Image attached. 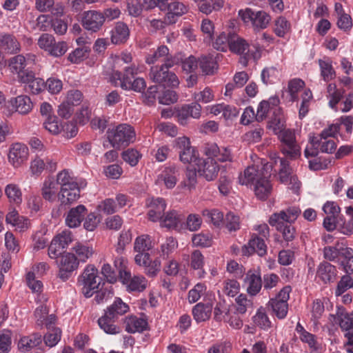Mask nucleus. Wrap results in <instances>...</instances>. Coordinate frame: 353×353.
Instances as JSON below:
<instances>
[{
  "instance_id": "nucleus-36",
  "label": "nucleus",
  "mask_w": 353,
  "mask_h": 353,
  "mask_svg": "<svg viewBox=\"0 0 353 353\" xmlns=\"http://www.w3.org/2000/svg\"><path fill=\"white\" fill-rule=\"evenodd\" d=\"M125 330L129 333L142 332L147 330L148 322L143 318L130 316L125 319Z\"/></svg>"
},
{
  "instance_id": "nucleus-28",
  "label": "nucleus",
  "mask_w": 353,
  "mask_h": 353,
  "mask_svg": "<svg viewBox=\"0 0 353 353\" xmlns=\"http://www.w3.org/2000/svg\"><path fill=\"white\" fill-rule=\"evenodd\" d=\"M72 251L79 263H85L94 253L92 245L88 242H77L72 247Z\"/></svg>"
},
{
  "instance_id": "nucleus-41",
  "label": "nucleus",
  "mask_w": 353,
  "mask_h": 353,
  "mask_svg": "<svg viewBox=\"0 0 353 353\" xmlns=\"http://www.w3.org/2000/svg\"><path fill=\"white\" fill-rule=\"evenodd\" d=\"M249 48L248 43L237 34H230V50L236 54L245 55Z\"/></svg>"
},
{
  "instance_id": "nucleus-9",
  "label": "nucleus",
  "mask_w": 353,
  "mask_h": 353,
  "mask_svg": "<svg viewBox=\"0 0 353 353\" xmlns=\"http://www.w3.org/2000/svg\"><path fill=\"white\" fill-rule=\"evenodd\" d=\"M72 241V234L68 230H65L57 234L48 247L49 257L56 259L59 258V255L66 253L65 251Z\"/></svg>"
},
{
  "instance_id": "nucleus-14",
  "label": "nucleus",
  "mask_w": 353,
  "mask_h": 353,
  "mask_svg": "<svg viewBox=\"0 0 353 353\" xmlns=\"http://www.w3.org/2000/svg\"><path fill=\"white\" fill-rule=\"evenodd\" d=\"M254 252H256L260 256L265 255L267 254V245L265 243L264 239L253 234L248 244L242 246L241 255L249 256Z\"/></svg>"
},
{
  "instance_id": "nucleus-1",
  "label": "nucleus",
  "mask_w": 353,
  "mask_h": 353,
  "mask_svg": "<svg viewBox=\"0 0 353 353\" xmlns=\"http://www.w3.org/2000/svg\"><path fill=\"white\" fill-rule=\"evenodd\" d=\"M272 164L261 161L260 165L248 167L239 177L242 185L252 184L253 190L259 199L268 198L272 195L273 186L270 180L272 175Z\"/></svg>"
},
{
  "instance_id": "nucleus-39",
  "label": "nucleus",
  "mask_w": 353,
  "mask_h": 353,
  "mask_svg": "<svg viewBox=\"0 0 353 353\" xmlns=\"http://www.w3.org/2000/svg\"><path fill=\"white\" fill-rule=\"evenodd\" d=\"M190 267L196 271V275L198 278H203L206 274L203 270L204 256L199 250H194L190 254Z\"/></svg>"
},
{
  "instance_id": "nucleus-33",
  "label": "nucleus",
  "mask_w": 353,
  "mask_h": 353,
  "mask_svg": "<svg viewBox=\"0 0 353 353\" xmlns=\"http://www.w3.org/2000/svg\"><path fill=\"white\" fill-rule=\"evenodd\" d=\"M336 315L341 330L353 334V312L349 313L341 307L338 308Z\"/></svg>"
},
{
  "instance_id": "nucleus-16",
  "label": "nucleus",
  "mask_w": 353,
  "mask_h": 353,
  "mask_svg": "<svg viewBox=\"0 0 353 353\" xmlns=\"http://www.w3.org/2000/svg\"><path fill=\"white\" fill-rule=\"evenodd\" d=\"M197 172L200 176H203L207 181L214 180L219 173V166L217 163L214 160L209 159H201L196 163Z\"/></svg>"
},
{
  "instance_id": "nucleus-6",
  "label": "nucleus",
  "mask_w": 353,
  "mask_h": 353,
  "mask_svg": "<svg viewBox=\"0 0 353 353\" xmlns=\"http://www.w3.org/2000/svg\"><path fill=\"white\" fill-rule=\"evenodd\" d=\"M281 142L282 153L290 159H296L301 156V147L296 140L294 130L287 129L279 136Z\"/></svg>"
},
{
  "instance_id": "nucleus-13",
  "label": "nucleus",
  "mask_w": 353,
  "mask_h": 353,
  "mask_svg": "<svg viewBox=\"0 0 353 353\" xmlns=\"http://www.w3.org/2000/svg\"><path fill=\"white\" fill-rule=\"evenodd\" d=\"M81 23L83 27L91 32H97L104 24V19L101 12L88 10L83 14Z\"/></svg>"
},
{
  "instance_id": "nucleus-26",
  "label": "nucleus",
  "mask_w": 353,
  "mask_h": 353,
  "mask_svg": "<svg viewBox=\"0 0 353 353\" xmlns=\"http://www.w3.org/2000/svg\"><path fill=\"white\" fill-rule=\"evenodd\" d=\"M130 30L126 23L118 21L111 30V41L114 44L125 43L129 38Z\"/></svg>"
},
{
  "instance_id": "nucleus-58",
  "label": "nucleus",
  "mask_w": 353,
  "mask_h": 353,
  "mask_svg": "<svg viewBox=\"0 0 353 353\" xmlns=\"http://www.w3.org/2000/svg\"><path fill=\"white\" fill-rule=\"evenodd\" d=\"M203 216L207 221H211L215 226L219 227L223 225L224 221L223 213L219 210H205L203 211Z\"/></svg>"
},
{
  "instance_id": "nucleus-49",
  "label": "nucleus",
  "mask_w": 353,
  "mask_h": 353,
  "mask_svg": "<svg viewBox=\"0 0 353 353\" xmlns=\"http://www.w3.org/2000/svg\"><path fill=\"white\" fill-rule=\"evenodd\" d=\"M60 188L57 183L51 179L46 180L41 189L42 195L44 199H51L57 196H59Z\"/></svg>"
},
{
  "instance_id": "nucleus-35",
  "label": "nucleus",
  "mask_w": 353,
  "mask_h": 353,
  "mask_svg": "<svg viewBox=\"0 0 353 353\" xmlns=\"http://www.w3.org/2000/svg\"><path fill=\"white\" fill-rule=\"evenodd\" d=\"M118 320L112 318L105 312L104 314L98 319V324L101 330L109 334H117L121 332V328L116 324Z\"/></svg>"
},
{
  "instance_id": "nucleus-56",
  "label": "nucleus",
  "mask_w": 353,
  "mask_h": 353,
  "mask_svg": "<svg viewBox=\"0 0 353 353\" xmlns=\"http://www.w3.org/2000/svg\"><path fill=\"white\" fill-rule=\"evenodd\" d=\"M26 283L29 288L32 290L33 293H37L38 297L37 298V301H42L41 299H39L40 293L43 290V283L41 281L35 279L34 273L32 272H29L26 274Z\"/></svg>"
},
{
  "instance_id": "nucleus-4",
  "label": "nucleus",
  "mask_w": 353,
  "mask_h": 353,
  "mask_svg": "<svg viewBox=\"0 0 353 353\" xmlns=\"http://www.w3.org/2000/svg\"><path fill=\"white\" fill-rule=\"evenodd\" d=\"M101 281L98 276V270L92 265H88L79 278V282L83 285V295L87 298L91 297L94 291L99 288Z\"/></svg>"
},
{
  "instance_id": "nucleus-29",
  "label": "nucleus",
  "mask_w": 353,
  "mask_h": 353,
  "mask_svg": "<svg viewBox=\"0 0 353 353\" xmlns=\"http://www.w3.org/2000/svg\"><path fill=\"white\" fill-rule=\"evenodd\" d=\"M314 147L323 153L332 154L336 149V143L334 139L327 138L318 135L311 140Z\"/></svg>"
},
{
  "instance_id": "nucleus-55",
  "label": "nucleus",
  "mask_w": 353,
  "mask_h": 353,
  "mask_svg": "<svg viewBox=\"0 0 353 353\" xmlns=\"http://www.w3.org/2000/svg\"><path fill=\"white\" fill-rule=\"evenodd\" d=\"M123 160L131 166H135L142 157V154L134 148H128L121 153Z\"/></svg>"
},
{
  "instance_id": "nucleus-37",
  "label": "nucleus",
  "mask_w": 353,
  "mask_h": 353,
  "mask_svg": "<svg viewBox=\"0 0 353 353\" xmlns=\"http://www.w3.org/2000/svg\"><path fill=\"white\" fill-rule=\"evenodd\" d=\"M128 277L125 280H121L124 285H126L128 290L130 292H143L146 288L148 281L144 276H132L130 272Z\"/></svg>"
},
{
  "instance_id": "nucleus-62",
  "label": "nucleus",
  "mask_w": 353,
  "mask_h": 353,
  "mask_svg": "<svg viewBox=\"0 0 353 353\" xmlns=\"http://www.w3.org/2000/svg\"><path fill=\"white\" fill-rule=\"evenodd\" d=\"M52 19L50 15L41 14L35 22L32 23V28L39 31H47L52 23Z\"/></svg>"
},
{
  "instance_id": "nucleus-38",
  "label": "nucleus",
  "mask_w": 353,
  "mask_h": 353,
  "mask_svg": "<svg viewBox=\"0 0 353 353\" xmlns=\"http://www.w3.org/2000/svg\"><path fill=\"white\" fill-rule=\"evenodd\" d=\"M85 208L79 205L76 208H72L68 213L65 219V223L70 228L78 227L83 220Z\"/></svg>"
},
{
  "instance_id": "nucleus-40",
  "label": "nucleus",
  "mask_w": 353,
  "mask_h": 353,
  "mask_svg": "<svg viewBox=\"0 0 353 353\" xmlns=\"http://www.w3.org/2000/svg\"><path fill=\"white\" fill-rule=\"evenodd\" d=\"M129 310V306L124 303L121 299L116 298L113 303L110 305L105 311L108 315L112 316V318L119 319V318Z\"/></svg>"
},
{
  "instance_id": "nucleus-25",
  "label": "nucleus",
  "mask_w": 353,
  "mask_h": 353,
  "mask_svg": "<svg viewBox=\"0 0 353 353\" xmlns=\"http://www.w3.org/2000/svg\"><path fill=\"white\" fill-rule=\"evenodd\" d=\"M213 305L212 303L200 302L196 304L192 310V314L196 323L204 322L210 319Z\"/></svg>"
},
{
  "instance_id": "nucleus-27",
  "label": "nucleus",
  "mask_w": 353,
  "mask_h": 353,
  "mask_svg": "<svg viewBox=\"0 0 353 353\" xmlns=\"http://www.w3.org/2000/svg\"><path fill=\"white\" fill-rule=\"evenodd\" d=\"M26 66V58L21 54L14 56L9 60V69L11 72L17 74L19 81L22 79V77L25 76L27 73H29L31 71L28 69H25Z\"/></svg>"
},
{
  "instance_id": "nucleus-46",
  "label": "nucleus",
  "mask_w": 353,
  "mask_h": 353,
  "mask_svg": "<svg viewBox=\"0 0 353 353\" xmlns=\"http://www.w3.org/2000/svg\"><path fill=\"white\" fill-rule=\"evenodd\" d=\"M125 201L126 200H103L101 204L98 205L97 210L99 212L112 214L125 205Z\"/></svg>"
},
{
  "instance_id": "nucleus-61",
  "label": "nucleus",
  "mask_w": 353,
  "mask_h": 353,
  "mask_svg": "<svg viewBox=\"0 0 353 353\" xmlns=\"http://www.w3.org/2000/svg\"><path fill=\"white\" fill-rule=\"evenodd\" d=\"M254 324L260 328L267 330L271 327V321L268 315L263 310H258L256 314L253 316Z\"/></svg>"
},
{
  "instance_id": "nucleus-7",
  "label": "nucleus",
  "mask_w": 353,
  "mask_h": 353,
  "mask_svg": "<svg viewBox=\"0 0 353 353\" xmlns=\"http://www.w3.org/2000/svg\"><path fill=\"white\" fill-rule=\"evenodd\" d=\"M291 291V286L285 285L275 297L270 299L268 302V306L271 307L273 313L279 319H283L287 316L288 312V301L290 299Z\"/></svg>"
},
{
  "instance_id": "nucleus-60",
  "label": "nucleus",
  "mask_w": 353,
  "mask_h": 353,
  "mask_svg": "<svg viewBox=\"0 0 353 353\" xmlns=\"http://www.w3.org/2000/svg\"><path fill=\"white\" fill-rule=\"evenodd\" d=\"M327 97L330 99L329 100V105L332 108L336 110V105L341 101L343 93L336 90V87L335 84L330 83L327 85Z\"/></svg>"
},
{
  "instance_id": "nucleus-18",
  "label": "nucleus",
  "mask_w": 353,
  "mask_h": 353,
  "mask_svg": "<svg viewBox=\"0 0 353 353\" xmlns=\"http://www.w3.org/2000/svg\"><path fill=\"white\" fill-rule=\"evenodd\" d=\"M134 261L138 265L145 268V273L149 276H156L160 270V261L157 259L152 261L149 253L137 254Z\"/></svg>"
},
{
  "instance_id": "nucleus-5",
  "label": "nucleus",
  "mask_w": 353,
  "mask_h": 353,
  "mask_svg": "<svg viewBox=\"0 0 353 353\" xmlns=\"http://www.w3.org/2000/svg\"><path fill=\"white\" fill-rule=\"evenodd\" d=\"M239 17L244 23H251L254 30H262L267 28L270 22V16L263 10H253L251 8L240 10Z\"/></svg>"
},
{
  "instance_id": "nucleus-11",
  "label": "nucleus",
  "mask_w": 353,
  "mask_h": 353,
  "mask_svg": "<svg viewBox=\"0 0 353 353\" xmlns=\"http://www.w3.org/2000/svg\"><path fill=\"white\" fill-rule=\"evenodd\" d=\"M277 159L280 161V168L278 173L279 180L283 183L290 182L288 188L292 190L298 196L301 188V182L298 180L296 176L292 175V168L290 166L289 162L285 159H280L279 157Z\"/></svg>"
},
{
  "instance_id": "nucleus-22",
  "label": "nucleus",
  "mask_w": 353,
  "mask_h": 353,
  "mask_svg": "<svg viewBox=\"0 0 353 353\" xmlns=\"http://www.w3.org/2000/svg\"><path fill=\"white\" fill-rule=\"evenodd\" d=\"M316 276L323 283L334 282L337 276L336 268L327 261L321 262L317 268Z\"/></svg>"
},
{
  "instance_id": "nucleus-54",
  "label": "nucleus",
  "mask_w": 353,
  "mask_h": 353,
  "mask_svg": "<svg viewBox=\"0 0 353 353\" xmlns=\"http://www.w3.org/2000/svg\"><path fill=\"white\" fill-rule=\"evenodd\" d=\"M146 86L145 81L143 78H137L132 79H127L121 81V88L123 90H132L136 92H141Z\"/></svg>"
},
{
  "instance_id": "nucleus-63",
  "label": "nucleus",
  "mask_w": 353,
  "mask_h": 353,
  "mask_svg": "<svg viewBox=\"0 0 353 353\" xmlns=\"http://www.w3.org/2000/svg\"><path fill=\"white\" fill-rule=\"evenodd\" d=\"M207 290V287L204 283H198L188 292V301L190 303H196L202 295H203Z\"/></svg>"
},
{
  "instance_id": "nucleus-8",
  "label": "nucleus",
  "mask_w": 353,
  "mask_h": 353,
  "mask_svg": "<svg viewBox=\"0 0 353 353\" xmlns=\"http://www.w3.org/2000/svg\"><path fill=\"white\" fill-rule=\"evenodd\" d=\"M59 259L57 261L59 271L57 277L62 281H68L73 272L76 271L79 265V261L74 254L66 252L59 255Z\"/></svg>"
},
{
  "instance_id": "nucleus-2",
  "label": "nucleus",
  "mask_w": 353,
  "mask_h": 353,
  "mask_svg": "<svg viewBox=\"0 0 353 353\" xmlns=\"http://www.w3.org/2000/svg\"><path fill=\"white\" fill-rule=\"evenodd\" d=\"M175 63L174 59H170L161 65L152 66L149 72L150 79L163 86L177 87L179 84L178 77L174 72L169 71Z\"/></svg>"
},
{
  "instance_id": "nucleus-57",
  "label": "nucleus",
  "mask_w": 353,
  "mask_h": 353,
  "mask_svg": "<svg viewBox=\"0 0 353 353\" xmlns=\"http://www.w3.org/2000/svg\"><path fill=\"white\" fill-rule=\"evenodd\" d=\"M90 52V49L86 46L76 48L68 54V59L72 63H79L88 57Z\"/></svg>"
},
{
  "instance_id": "nucleus-34",
  "label": "nucleus",
  "mask_w": 353,
  "mask_h": 353,
  "mask_svg": "<svg viewBox=\"0 0 353 353\" xmlns=\"http://www.w3.org/2000/svg\"><path fill=\"white\" fill-rule=\"evenodd\" d=\"M0 49L10 54L17 53L20 50V44L14 36L0 33Z\"/></svg>"
},
{
  "instance_id": "nucleus-21",
  "label": "nucleus",
  "mask_w": 353,
  "mask_h": 353,
  "mask_svg": "<svg viewBox=\"0 0 353 353\" xmlns=\"http://www.w3.org/2000/svg\"><path fill=\"white\" fill-rule=\"evenodd\" d=\"M19 81L26 84V90L27 92L34 94L40 93L45 87L43 80L39 77H36L32 71H30L29 73L22 77V79Z\"/></svg>"
},
{
  "instance_id": "nucleus-15",
  "label": "nucleus",
  "mask_w": 353,
  "mask_h": 353,
  "mask_svg": "<svg viewBox=\"0 0 353 353\" xmlns=\"http://www.w3.org/2000/svg\"><path fill=\"white\" fill-rule=\"evenodd\" d=\"M28 157V147L20 143L12 144L9 150L8 161L14 167L18 168L25 163Z\"/></svg>"
},
{
  "instance_id": "nucleus-53",
  "label": "nucleus",
  "mask_w": 353,
  "mask_h": 353,
  "mask_svg": "<svg viewBox=\"0 0 353 353\" xmlns=\"http://www.w3.org/2000/svg\"><path fill=\"white\" fill-rule=\"evenodd\" d=\"M192 243L194 246L208 248L212 244V235L209 232H201L193 235L192 238Z\"/></svg>"
},
{
  "instance_id": "nucleus-48",
  "label": "nucleus",
  "mask_w": 353,
  "mask_h": 353,
  "mask_svg": "<svg viewBox=\"0 0 353 353\" xmlns=\"http://www.w3.org/2000/svg\"><path fill=\"white\" fill-rule=\"evenodd\" d=\"M342 243H337L334 246H326L323 249V255L327 260L334 261L339 256L345 254V249Z\"/></svg>"
},
{
  "instance_id": "nucleus-17",
  "label": "nucleus",
  "mask_w": 353,
  "mask_h": 353,
  "mask_svg": "<svg viewBox=\"0 0 353 353\" xmlns=\"http://www.w3.org/2000/svg\"><path fill=\"white\" fill-rule=\"evenodd\" d=\"M278 216H270L269 218V223L271 226L274 227L276 230L282 233L283 239L286 242L292 241L296 236V229L292 225V223L279 221Z\"/></svg>"
},
{
  "instance_id": "nucleus-59",
  "label": "nucleus",
  "mask_w": 353,
  "mask_h": 353,
  "mask_svg": "<svg viewBox=\"0 0 353 353\" xmlns=\"http://www.w3.org/2000/svg\"><path fill=\"white\" fill-rule=\"evenodd\" d=\"M61 333L60 328H53L44 335L43 338H42V341H44L46 346L53 347L60 341Z\"/></svg>"
},
{
  "instance_id": "nucleus-3",
  "label": "nucleus",
  "mask_w": 353,
  "mask_h": 353,
  "mask_svg": "<svg viewBox=\"0 0 353 353\" xmlns=\"http://www.w3.org/2000/svg\"><path fill=\"white\" fill-rule=\"evenodd\" d=\"M107 139L115 149H120L129 145L136 140V132L130 125L119 124L106 132Z\"/></svg>"
},
{
  "instance_id": "nucleus-43",
  "label": "nucleus",
  "mask_w": 353,
  "mask_h": 353,
  "mask_svg": "<svg viewBox=\"0 0 353 353\" xmlns=\"http://www.w3.org/2000/svg\"><path fill=\"white\" fill-rule=\"evenodd\" d=\"M321 75L325 81H329L335 77V71L332 66V61L328 57L319 60Z\"/></svg>"
},
{
  "instance_id": "nucleus-45",
  "label": "nucleus",
  "mask_w": 353,
  "mask_h": 353,
  "mask_svg": "<svg viewBox=\"0 0 353 353\" xmlns=\"http://www.w3.org/2000/svg\"><path fill=\"white\" fill-rule=\"evenodd\" d=\"M199 65L202 72L206 75L214 74L218 68L217 63L212 55L201 57L199 59Z\"/></svg>"
},
{
  "instance_id": "nucleus-12",
  "label": "nucleus",
  "mask_w": 353,
  "mask_h": 353,
  "mask_svg": "<svg viewBox=\"0 0 353 353\" xmlns=\"http://www.w3.org/2000/svg\"><path fill=\"white\" fill-rule=\"evenodd\" d=\"M204 153L209 159L220 162H231L233 157L228 147H219L215 143H208L204 147Z\"/></svg>"
},
{
  "instance_id": "nucleus-10",
  "label": "nucleus",
  "mask_w": 353,
  "mask_h": 353,
  "mask_svg": "<svg viewBox=\"0 0 353 353\" xmlns=\"http://www.w3.org/2000/svg\"><path fill=\"white\" fill-rule=\"evenodd\" d=\"M176 146L179 150V159L183 163H195L200 161L198 151L191 145L186 137H179L175 140Z\"/></svg>"
},
{
  "instance_id": "nucleus-31",
  "label": "nucleus",
  "mask_w": 353,
  "mask_h": 353,
  "mask_svg": "<svg viewBox=\"0 0 353 353\" xmlns=\"http://www.w3.org/2000/svg\"><path fill=\"white\" fill-rule=\"evenodd\" d=\"M148 212V218L152 221H157L162 219L166 208L165 200H150Z\"/></svg>"
},
{
  "instance_id": "nucleus-23",
  "label": "nucleus",
  "mask_w": 353,
  "mask_h": 353,
  "mask_svg": "<svg viewBox=\"0 0 353 353\" xmlns=\"http://www.w3.org/2000/svg\"><path fill=\"white\" fill-rule=\"evenodd\" d=\"M174 59L170 54L169 48L165 46L161 45L157 47V49L150 50L145 56V63L147 64H154L157 62L161 61L165 63V60Z\"/></svg>"
},
{
  "instance_id": "nucleus-42",
  "label": "nucleus",
  "mask_w": 353,
  "mask_h": 353,
  "mask_svg": "<svg viewBox=\"0 0 353 353\" xmlns=\"http://www.w3.org/2000/svg\"><path fill=\"white\" fill-rule=\"evenodd\" d=\"M17 112L21 114L29 113L32 109L33 104L29 97L26 95H20L12 101Z\"/></svg>"
},
{
  "instance_id": "nucleus-44",
  "label": "nucleus",
  "mask_w": 353,
  "mask_h": 353,
  "mask_svg": "<svg viewBox=\"0 0 353 353\" xmlns=\"http://www.w3.org/2000/svg\"><path fill=\"white\" fill-rule=\"evenodd\" d=\"M301 214V210L299 207L292 206L287 208L285 210H281L279 212L273 213L271 216H278L279 221L289 223H294Z\"/></svg>"
},
{
  "instance_id": "nucleus-47",
  "label": "nucleus",
  "mask_w": 353,
  "mask_h": 353,
  "mask_svg": "<svg viewBox=\"0 0 353 353\" xmlns=\"http://www.w3.org/2000/svg\"><path fill=\"white\" fill-rule=\"evenodd\" d=\"M181 219L176 211L168 212L161 221V226L168 229L179 230L181 228Z\"/></svg>"
},
{
  "instance_id": "nucleus-19",
  "label": "nucleus",
  "mask_w": 353,
  "mask_h": 353,
  "mask_svg": "<svg viewBox=\"0 0 353 353\" xmlns=\"http://www.w3.org/2000/svg\"><path fill=\"white\" fill-rule=\"evenodd\" d=\"M244 282L247 285V292L251 296L259 294L263 285L261 273L255 270H250L245 274Z\"/></svg>"
},
{
  "instance_id": "nucleus-24",
  "label": "nucleus",
  "mask_w": 353,
  "mask_h": 353,
  "mask_svg": "<svg viewBox=\"0 0 353 353\" xmlns=\"http://www.w3.org/2000/svg\"><path fill=\"white\" fill-rule=\"evenodd\" d=\"M87 185L85 179H79L76 183L69 184V187L60 188L59 199H75L80 196V191Z\"/></svg>"
},
{
  "instance_id": "nucleus-52",
  "label": "nucleus",
  "mask_w": 353,
  "mask_h": 353,
  "mask_svg": "<svg viewBox=\"0 0 353 353\" xmlns=\"http://www.w3.org/2000/svg\"><path fill=\"white\" fill-rule=\"evenodd\" d=\"M223 6V0H205L198 6L199 10L203 14H210L212 11L220 10Z\"/></svg>"
},
{
  "instance_id": "nucleus-32",
  "label": "nucleus",
  "mask_w": 353,
  "mask_h": 353,
  "mask_svg": "<svg viewBox=\"0 0 353 353\" xmlns=\"http://www.w3.org/2000/svg\"><path fill=\"white\" fill-rule=\"evenodd\" d=\"M180 176V168L175 165L165 167L161 178L163 179L165 185L168 188H172L175 186Z\"/></svg>"
},
{
  "instance_id": "nucleus-64",
  "label": "nucleus",
  "mask_w": 353,
  "mask_h": 353,
  "mask_svg": "<svg viewBox=\"0 0 353 353\" xmlns=\"http://www.w3.org/2000/svg\"><path fill=\"white\" fill-rule=\"evenodd\" d=\"M346 213L350 216V219L339 225V230L343 234L350 235L353 234V208L347 207Z\"/></svg>"
},
{
  "instance_id": "nucleus-51",
  "label": "nucleus",
  "mask_w": 353,
  "mask_h": 353,
  "mask_svg": "<svg viewBox=\"0 0 353 353\" xmlns=\"http://www.w3.org/2000/svg\"><path fill=\"white\" fill-rule=\"evenodd\" d=\"M152 248V240L149 235L143 234L136 239L134 249L137 254L148 253Z\"/></svg>"
},
{
  "instance_id": "nucleus-20",
  "label": "nucleus",
  "mask_w": 353,
  "mask_h": 353,
  "mask_svg": "<svg viewBox=\"0 0 353 353\" xmlns=\"http://www.w3.org/2000/svg\"><path fill=\"white\" fill-rule=\"evenodd\" d=\"M42 343V336L39 332H33L20 338L17 343L18 350L22 353H27Z\"/></svg>"
},
{
  "instance_id": "nucleus-50",
  "label": "nucleus",
  "mask_w": 353,
  "mask_h": 353,
  "mask_svg": "<svg viewBox=\"0 0 353 353\" xmlns=\"http://www.w3.org/2000/svg\"><path fill=\"white\" fill-rule=\"evenodd\" d=\"M128 262L127 259L121 254H119V256L114 259V266L118 272L120 281L121 279L125 280L127 278H129L128 276L130 271L128 270Z\"/></svg>"
},
{
  "instance_id": "nucleus-30",
  "label": "nucleus",
  "mask_w": 353,
  "mask_h": 353,
  "mask_svg": "<svg viewBox=\"0 0 353 353\" xmlns=\"http://www.w3.org/2000/svg\"><path fill=\"white\" fill-rule=\"evenodd\" d=\"M166 10H168L166 21L172 24L176 22V17L182 16L188 12V8L181 2L174 1L167 4Z\"/></svg>"
}]
</instances>
